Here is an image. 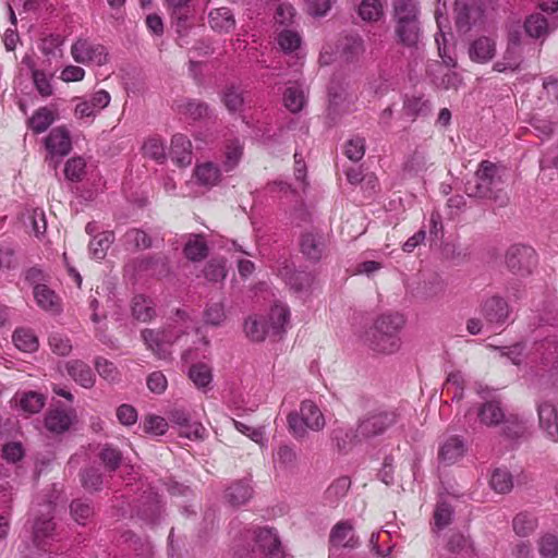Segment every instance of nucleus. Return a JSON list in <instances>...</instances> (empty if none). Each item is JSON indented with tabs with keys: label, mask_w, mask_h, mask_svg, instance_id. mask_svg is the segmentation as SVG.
<instances>
[{
	"label": "nucleus",
	"mask_w": 558,
	"mask_h": 558,
	"mask_svg": "<svg viewBox=\"0 0 558 558\" xmlns=\"http://www.w3.org/2000/svg\"><path fill=\"white\" fill-rule=\"evenodd\" d=\"M403 326L404 319L399 314L380 315L365 332L364 343L376 353L393 354L401 349Z\"/></svg>",
	"instance_id": "f257e3e1"
},
{
	"label": "nucleus",
	"mask_w": 558,
	"mask_h": 558,
	"mask_svg": "<svg viewBox=\"0 0 558 558\" xmlns=\"http://www.w3.org/2000/svg\"><path fill=\"white\" fill-rule=\"evenodd\" d=\"M476 185L475 191L471 195L483 198H492L498 203L499 206H504L508 202L506 193L499 189L501 184L500 177L498 175V167L488 161L484 160L480 163V167L475 173Z\"/></svg>",
	"instance_id": "f03ea898"
},
{
	"label": "nucleus",
	"mask_w": 558,
	"mask_h": 558,
	"mask_svg": "<svg viewBox=\"0 0 558 558\" xmlns=\"http://www.w3.org/2000/svg\"><path fill=\"white\" fill-rule=\"evenodd\" d=\"M326 422L320 409L311 400L302 401L300 411L288 415L289 430L295 438H304L307 429L318 432Z\"/></svg>",
	"instance_id": "7ed1b4c3"
},
{
	"label": "nucleus",
	"mask_w": 558,
	"mask_h": 558,
	"mask_svg": "<svg viewBox=\"0 0 558 558\" xmlns=\"http://www.w3.org/2000/svg\"><path fill=\"white\" fill-rule=\"evenodd\" d=\"M436 21L439 27V32L435 35V41L438 46L439 56L442 59L446 68H444L441 64H436V71L439 73V75H435L433 70L429 71V75L432 76L433 83L437 87L444 89H457L461 85L462 78L457 72L450 70V68H456L457 62L452 57L447 54V48L445 44L446 35L442 32L438 14H436Z\"/></svg>",
	"instance_id": "20e7f679"
},
{
	"label": "nucleus",
	"mask_w": 558,
	"mask_h": 558,
	"mask_svg": "<svg viewBox=\"0 0 558 558\" xmlns=\"http://www.w3.org/2000/svg\"><path fill=\"white\" fill-rule=\"evenodd\" d=\"M398 422L399 413L395 410L369 412L360 420L354 437L361 440L380 436Z\"/></svg>",
	"instance_id": "39448f33"
},
{
	"label": "nucleus",
	"mask_w": 558,
	"mask_h": 558,
	"mask_svg": "<svg viewBox=\"0 0 558 558\" xmlns=\"http://www.w3.org/2000/svg\"><path fill=\"white\" fill-rule=\"evenodd\" d=\"M71 57L78 64L101 66L108 62L107 48L88 38H78L71 46Z\"/></svg>",
	"instance_id": "423d86ee"
},
{
	"label": "nucleus",
	"mask_w": 558,
	"mask_h": 558,
	"mask_svg": "<svg viewBox=\"0 0 558 558\" xmlns=\"http://www.w3.org/2000/svg\"><path fill=\"white\" fill-rule=\"evenodd\" d=\"M506 264L513 274L525 276L532 272L537 264V255L533 247L515 244L506 254Z\"/></svg>",
	"instance_id": "0eeeda50"
},
{
	"label": "nucleus",
	"mask_w": 558,
	"mask_h": 558,
	"mask_svg": "<svg viewBox=\"0 0 558 558\" xmlns=\"http://www.w3.org/2000/svg\"><path fill=\"white\" fill-rule=\"evenodd\" d=\"M510 313L508 302L498 295L485 299L481 305V314L487 326L494 330L502 328L508 323Z\"/></svg>",
	"instance_id": "6e6552de"
},
{
	"label": "nucleus",
	"mask_w": 558,
	"mask_h": 558,
	"mask_svg": "<svg viewBox=\"0 0 558 558\" xmlns=\"http://www.w3.org/2000/svg\"><path fill=\"white\" fill-rule=\"evenodd\" d=\"M247 537L255 543L253 551L258 550L267 558H282L283 550L277 533L268 527H257L247 532Z\"/></svg>",
	"instance_id": "1a4fd4ad"
},
{
	"label": "nucleus",
	"mask_w": 558,
	"mask_h": 558,
	"mask_svg": "<svg viewBox=\"0 0 558 558\" xmlns=\"http://www.w3.org/2000/svg\"><path fill=\"white\" fill-rule=\"evenodd\" d=\"M456 25L461 33H468L483 23L484 10L476 3L468 4L459 0L456 2Z\"/></svg>",
	"instance_id": "9d476101"
},
{
	"label": "nucleus",
	"mask_w": 558,
	"mask_h": 558,
	"mask_svg": "<svg viewBox=\"0 0 558 558\" xmlns=\"http://www.w3.org/2000/svg\"><path fill=\"white\" fill-rule=\"evenodd\" d=\"M110 99L109 93L104 89L97 90L88 98H76L74 116L77 119L95 118L102 109L108 107Z\"/></svg>",
	"instance_id": "9b49d317"
},
{
	"label": "nucleus",
	"mask_w": 558,
	"mask_h": 558,
	"mask_svg": "<svg viewBox=\"0 0 558 558\" xmlns=\"http://www.w3.org/2000/svg\"><path fill=\"white\" fill-rule=\"evenodd\" d=\"M124 272L126 276L136 277V276H162L167 272V265L160 258L155 257H146V258H137L128 263L124 266Z\"/></svg>",
	"instance_id": "f8f14e48"
},
{
	"label": "nucleus",
	"mask_w": 558,
	"mask_h": 558,
	"mask_svg": "<svg viewBox=\"0 0 558 558\" xmlns=\"http://www.w3.org/2000/svg\"><path fill=\"white\" fill-rule=\"evenodd\" d=\"M142 338L147 348L161 360H166L170 356V345L172 344V336L169 331H155L151 329H145L142 331Z\"/></svg>",
	"instance_id": "ddd939ff"
},
{
	"label": "nucleus",
	"mask_w": 558,
	"mask_h": 558,
	"mask_svg": "<svg viewBox=\"0 0 558 558\" xmlns=\"http://www.w3.org/2000/svg\"><path fill=\"white\" fill-rule=\"evenodd\" d=\"M278 275L296 292L307 291L314 281L312 274L294 270L292 264L287 259L278 267Z\"/></svg>",
	"instance_id": "4468645a"
},
{
	"label": "nucleus",
	"mask_w": 558,
	"mask_h": 558,
	"mask_svg": "<svg viewBox=\"0 0 558 558\" xmlns=\"http://www.w3.org/2000/svg\"><path fill=\"white\" fill-rule=\"evenodd\" d=\"M46 514L35 520L33 526V542L39 549H45L50 539H53L54 523L52 522L51 504L45 506Z\"/></svg>",
	"instance_id": "2eb2a0df"
},
{
	"label": "nucleus",
	"mask_w": 558,
	"mask_h": 558,
	"mask_svg": "<svg viewBox=\"0 0 558 558\" xmlns=\"http://www.w3.org/2000/svg\"><path fill=\"white\" fill-rule=\"evenodd\" d=\"M468 53L473 62L487 63L496 54V39L492 36H480L470 43Z\"/></svg>",
	"instance_id": "dca6fc26"
},
{
	"label": "nucleus",
	"mask_w": 558,
	"mask_h": 558,
	"mask_svg": "<svg viewBox=\"0 0 558 558\" xmlns=\"http://www.w3.org/2000/svg\"><path fill=\"white\" fill-rule=\"evenodd\" d=\"M171 160L179 167H187L192 163L193 151L190 138L181 133L172 136L169 149Z\"/></svg>",
	"instance_id": "f3484780"
},
{
	"label": "nucleus",
	"mask_w": 558,
	"mask_h": 558,
	"mask_svg": "<svg viewBox=\"0 0 558 558\" xmlns=\"http://www.w3.org/2000/svg\"><path fill=\"white\" fill-rule=\"evenodd\" d=\"M74 420L73 410L51 409L45 416V427L52 434H62L69 430Z\"/></svg>",
	"instance_id": "a211bd4d"
},
{
	"label": "nucleus",
	"mask_w": 558,
	"mask_h": 558,
	"mask_svg": "<svg viewBox=\"0 0 558 558\" xmlns=\"http://www.w3.org/2000/svg\"><path fill=\"white\" fill-rule=\"evenodd\" d=\"M45 145L52 156H66L72 148L69 131L63 126L52 129L45 140Z\"/></svg>",
	"instance_id": "6ab92c4d"
},
{
	"label": "nucleus",
	"mask_w": 558,
	"mask_h": 558,
	"mask_svg": "<svg viewBox=\"0 0 558 558\" xmlns=\"http://www.w3.org/2000/svg\"><path fill=\"white\" fill-rule=\"evenodd\" d=\"M466 452V445L459 436L447 437L439 446L438 458L446 464H453Z\"/></svg>",
	"instance_id": "aec40b11"
},
{
	"label": "nucleus",
	"mask_w": 558,
	"mask_h": 558,
	"mask_svg": "<svg viewBox=\"0 0 558 558\" xmlns=\"http://www.w3.org/2000/svg\"><path fill=\"white\" fill-rule=\"evenodd\" d=\"M329 542L332 547L355 548L359 545L353 526L348 521L339 522L332 527Z\"/></svg>",
	"instance_id": "412c9836"
},
{
	"label": "nucleus",
	"mask_w": 558,
	"mask_h": 558,
	"mask_svg": "<svg viewBox=\"0 0 558 558\" xmlns=\"http://www.w3.org/2000/svg\"><path fill=\"white\" fill-rule=\"evenodd\" d=\"M265 320L271 335L280 336L286 332V329L289 326L290 310L286 304L277 302L271 306L267 319Z\"/></svg>",
	"instance_id": "4be33fe9"
},
{
	"label": "nucleus",
	"mask_w": 558,
	"mask_h": 558,
	"mask_svg": "<svg viewBox=\"0 0 558 558\" xmlns=\"http://www.w3.org/2000/svg\"><path fill=\"white\" fill-rule=\"evenodd\" d=\"M68 375L80 386L92 388L95 385V374L90 366L81 360H71L65 363Z\"/></svg>",
	"instance_id": "5701e85b"
},
{
	"label": "nucleus",
	"mask_w": 558,
	"mask_h": 558,
	"mask_svg": "<svg viewBox=\"0 0 558 558\" xmlns=\"http://www.w3.org/2000/svg\"><path fill=\"white\" fill-rule=\"evenodd\" d=\"M541 427L553 440H558V413L557 408L550 402H542L538 405Z\"/></svg>",
	"instance_id": "b1692460"
},
{
	"label": "nucleus",
	"mask_w": 558,
	"mask_h": 558,
	"mask_svg": "<svg viewBox=\"0 0 558 558\" xmlns=\"http://www.w3.org/2000/svg\"><path fill=\"white\" fill-rule=\"evenodd\" d=\"M521 60L519 43L511 39L502 59L494 63L493 70L496 72L517 71L520 68Z\"/></svg>",
	"instance_id": "393cba45"
},
{
	"label": "nucleus",
	"mask_w": 558,
	"mask_h": 558,
	"mask_svg": "<svg viewBox=\"0 0 558 558\" xmlns=\"http://www.w3.org/2000/svg\"><path fill=\"white\" fill-rule=\"evenodd\" d=\"M477 417L481 424L486 426H496L506 420L500 403L495 400L484 402L477 409Z\"/></svg>",
	"instance_id": "a878e982"
},
{
	"label": "nucleus",
	"mask_w": 558,
	"mask_h": 558,
	"mask_svg": "<svg viewBox=\"0 0 558 558\" xmlns=\"http://www.w3.org/2000/svg\"><path fill=\"white\" fill-rule=\"evenodd\" d=\"M209 25L219 33H229L235 26L234 15L228 8H218L209 12Z\"/></svg>",
	"instance_id": "bb28decb"
},
{
	"label": "nucleus",
	"mask_w": 558,
	"mask_h": 558,
	"mask_svg": "<svg viewBox=\"0 0 558 558\" xmlns=\"http://www.w3.org/2000/svg\"><path fill=\"white\" fill-rule=\"evenodd\" d=\"M301 252L312 260H319L325 248L324 239L312 232L304 233L300 242Z\"/></svg>",
	"instance_id": "cd10ccee"
},
{
	"label": "nucleus",
	"mask_w": 558,
	"mask_h": 558,
	"mask_svg": "<svg viewBox=\"0 0 558 558\" xmlns=\"http://www.w3.org/2000/svg\"><path fill=\"white\" fill-rule=\"evenodd\" d=\"M396 34L401 44L408 47H414L417 45L421 36L420 22H396Z\"/></svg>",
	"instance_id": "c85d7f7f"
},
{
	"label": "nucleus",
	"mask_w": 558,
	"mask_h": 558,
	"mask_svg": "<svg viewBox=\"0 0 558 558\" xmlns=\"http://www.w3.org/2000/svg\"><path fill=\"white\" fill-rule=\"evenodd\" d=\"M187 376L198 390L206 392L211 388L213 372L207 364H193L187 372Z\"/></svg>",
	"instance_id": "c756f323"
},
{
	"label": "nucleus",
	"mask_w": 558,
	"mask_h": 558,
	"mask_svg": "<svg viewBox=\"0 0 558 558\" xmlns=\"http://www.w3.org/2000/svg\"><path fill=\"white\" fill-rule=\"evenodd\" d=\"M524 27L531 37L539 38L549 31L556 29L558 27V21L554 19V21L549 23L543 15L532 14L526 19Z\"/></svg>",
	"instance_id": "7c9ffc66"
},
{
	"label": "nucleus",
	"mask_w": 558,
	"mask_h": 558,
	"mask_svg": "<svg viewBox=\"0 0 558 558\" xmlns=\"http://www.w3.org/2000/svg\"><path fill=\"white\" fill-rule=\"evenodd\" d=\"M253 488L248 481H238L226 490V499L233 506L245 504L252 498Z\"/></svg>",
	"instance_id": "2f4dec72"
},
{
	"label": "nucleus",
	"mask_w": 558,
	"mask_h": 558,
	"mask_svg": "<svg viewBox=\"0 0 558 558\" xmlns=\"http://www.w3.org/2000/svg\"><path fill=\"white\" fill-rule=\"evenodd\" d=\"M34 296L37 305L45 311L59 313L61 311L59 298L57 294L44 284L34 287Z\"/></svg>",
	"instance_id": "473e14b6"
},
{
	"label": "nucleus",
	"mask_w": 558,
	"mask_h": 558,
	"mask_svg": "<svg viewBox=\"0 0 558 558\" xmlns=\"http://www.w3.org/2000/svg\"><path fill=\"white\" fill-rule=\"evenodd\" d=\"M194 177L199 185L211 187L220 181V170L213 162L197 165L194 169Z\"/></svg>",
	"instance_id": "72a5a7b5"
},
{
	"label": "nucleus",
	"mask_w": 558,
	"mask_h": 558,
	"mask_svg": "<svg viewBox=\"0 0 558 558\" xmlns=\"http://www.w3.org/2000/svg\"><path fill=\"white\" fill-rule=\"evenodd\" d=\"M420 7L416 0H396L393 16L396 22L418 21Z\"/></svg>",
	"instance_id": "f704fd0d"
},
{
	"label": "nucleus",
	"mask_w": 558,
	"mask_h": 558,
	"mask_svg": "<svg viewBox=\"0 0 558 558\" xmlns=\"http://www.w3.org/2000/svg\"><path fill=\"white\" fill-rule=\"evenodd\" d=\"M113 241L114 234L111 231L97 233L89 242V254L95 259H104Z\"/></svg>",
	"instance_id": "c9c22d12"
},
{
	"label": "nucleus",
	"mask_w": 558,
	"mask_h": 558,
	"mask_svg": "<svg viewBox=\"0 0 558 558\" xmlns=\"http://www.w3.org/2000/svg\"><path fill=\"white\" fill-rule=\"evenodd\" d=\"M12 341L20 351L26 353L37 351L39 347L36 335L28 328H17L12 335Z\"/></svg>",
	"instance_id": "e433bc0d"
},
{
	"label": "nucleus",
	"mask_w": 558,
	"mask_h": 558,
	"mask_svg": "<svg viewBox=\"0 0 558 558\" xmlns=\"http://www.w3.org/2000/svg\"><path fill=\"white\" fill-rule=\"evenodd\" d=\"M54 112L48 107L37 109L28 120V126L36 134L44 133L54 122Z\"/></svg>",
	"instance_id": "4c0bfd02"
},
{
	"label": "nucleus",
	"mask_w": 558,
	"mask_h": 558,
	"mask_svg": "<svg viewBox=\"0 0 558 558\" xmlns=\"http://www.w3.org/2000/svg\"><path fill=\"white\" fill-rule=\"evenodd\" d=\"M177 108L180 114L192 121H197L208 116V106L193 99L180 101Z\"/></svg>",
	"instance_id": "58836bf2"
},
{
	"label": "nucleus",
	"mask_w": 558,
	"mask_h": 558,
	"mask_svg": "<svg viewBox=\"0 0 558 558\" xmlns=\"http://www.w3.org/2000/svg\"><path fill=\"white\" fill-rule=\"evenodd\" d=\"M244 331L252 341L256 342H260L271 335L266 320L257 316H251L245 320Z\"/></svg>",
	"instance_id": "ea45409f"
},
{
	"label": "nucleus",
	"mask_w": 558,
	"mask_h": 558,
	"mask_svg": "<svg viewBox=\"0 0 558 558\" xmlns=\"http://www.w3.org/2000/svg\"><path fill=\"white\" fill-rule=\"evenodd\" d=\"M208 247L202 235L191 234L184 245V254L190 260H202L207 256Z\"/></svg>",
	"instance_id": "a19ab883"
},
{
	"label": "nucleus",
	"mask_w": 558,
	"mask_h": 558,
	"mask_svg": "<svg viewBox=\"0 0 558 558\" xmlns=\"http://www.w3.org/2000/svg\"><path fill=\"white\" fill-rule=\"evenodd\" d=\"M12 500V492L0 486V509L3 510L0 514V539L5 538L10 530V508Z\"/></svg>",
	"instance_id": "79ce46f5"
},
{
	"label": "nucleus",
	"mask_w": 558,
	"mask_h": 558,
	"mask_svg": "<svg viewBox=\"0 0 558 558\" xmlns=\"http://www.w3.org/2000/svg\"><path fill=\"white\" fill-rule=\"evenodd\" d=\"M132 314L137 320H150L156 314L153 301L144 295H135L132 301Z\"/></svg>",
	"instance_id": "37998d69"
},
{
	"label": "nucleus",
	"mask_w": 558,
	"mask_h": 558,
	"mask_svg": "<svg viewBox=\"0 0 558 558\" xmlns=\"http://www.w3.org/2000/svg\"><path fill=\"white\" fill-rule=\"evenodd\" d=\"M306 102L304 90L299 85L290 86L283 94V104L292 113L300 112Z\"/></svg>",
	"instance_id": "c03bdc74"
},
{
	"label": "nucleus",
	"mask_w": 558,
	"mask_h": 558,
	"mask_svg": "<svg viewBox=\"0 0 558 558\" xmlns=\"http://www.w3.org/2000/svg\"><path fill=\"white\" fill-rule=\"evenodd\" d=\"M243 155V144L234 138L226 145L223 169L226 172L232 171L240 162Z\"/></svg>",
	"instance_id": "a18cd8bd"
},
{
	"label": "nucleus",
	"mask_w": 558,
	"mask_h": 558,
	"mask_svg": "<svg viewBox=\"0 0 558 558\" xmlns=\"http://www.w3.org/2000/svg\"><path fill=\"white\" fill-rule=\"evenodd\" d=\"M357 14L365 22H377L384 15L383 3L380 0H363Z\"/></svg>",
	"instance_id": "49530a36"
},
{
	"label": "nucleus",
	"mask_w": 558,
	"mask_h": 558,
	"mask_svg": "<svg viewBox=\"0 0 558 558\" xmlns=\"http://www.w3.org/2000/svg\"><path fill=\"white\" fill-rule=\"evenodd\" d=\"M404 110L411 117H426L432 111V104L423 96H412L404 101Z\"/></svg>",
	"instance_id": "de8ad7c7"
},
{
	"label": "nucleus",
	"mask_w": 558,
	"mask_h": 558,
	"mask_svg": "<svg viewBox=\"0 0 558 558\" xmlns=\"http://www.w3.org/2000/svg\"><path fill=\"white\" fill-rule=\"evenodd\" d=\"M365 51L364 41L360 36L345 37L341 44V54L347 61H353Z\"/></svg>",
	"instance_id": "09e8293b"
},
{
	"label": "nucleus",
	"mask_w": 558,
	"mask_h": 558,
	"mask_svg": "<svg viewBox=\"0 0 558 558\" xmlns=\"http://www.w3.org/2000/svg\"><path fill=\"white\" fill-rule=\"evenodd\" d=\"M124 244L134 250H146L151 246L150 236L141 229H130L125 232Z\"/></svg>",
	"instance_id": "8fccbe9b"
},
{
	"label": "nucleus",
	"mask_w": 558,
	"mask_h": 558,
	"mask_svg": "<svg viewBox=\"0 0 558 558\" xmlns=\"http://www.w3.org/2000/svg\"><path fill=\"white\" fill-rule=\"evenodd\" d=\"M52 77V74H48L43 70H33L32 72L34 86L44 98L50 97L54 92Z\"/></svg>",
	"instance_id": "3c124183"
},
{
	"label": "nucleus",
	"mask_w": 558,
	"mask_h": 558,
	"mask_svg": "<svg viewBox=\"0 0 558 558\" xmlns=\"http://www.w3.org/2000/svg\"><path fill=\"white\" fill-rule=\"evenodd\" d=\"M94 365L102 379L109 383H117L120 380V372L113 362L102 356H97L94 361Z\"/></svg>",
	"instance_id": "603ef678"
},
{
	"label": "nucleus",
	"mask_w": 558,
	"mask_h": 558,
	"mask_svg": "<svg viewBox=\"0 0 558 558\" xmlns=\"http://www.w3.org/2000/svg\"><path fill=\"white\" fill-rule=\"evenodd\" d=\"M19 404L24 412L38 413L45 405V398L34 391L24 392L19 397Z\"/></svg>",
	"instance_id": "864d4df0"
},
{
	"label": "nucleus",
	"mask_w": 558,
	"mask_h": 558,
	"mask_svg": "<svg viewBox=\"0 0 558 558\" xmlns=\"http://www.w3.org/2000/svg\"><path fill=\"white\" fill-rule=\"evenodd\" d=\"M25 223L31 225L32 231L37 238L44 235L47 230L45 211L41 208H33L27 210Z\"/></svg>",
	"instance_id": "5fc2aeb1"
},
{
	"label": "nucleus",
	"mask_w": 558,
	"mask_h": 558,
	"mask_svg": "<svg viewBox=\"0 0 558 558\" xmlns=\"http://www.w3.org/2000/svg\"><path fill=\"white\" fill-rule=\"evenodd\" d=\"M144 155L156 160L159 163L165 162L167 158L166 145L159 137H150L143 145Z\"/></svg>",
	"instance_id": "6e6d98bb"
},
{
	"label": "nucleus",
	"mask_w": 558,
	"mask_h": 558,
	"mask_svg": "<svg viewBox=\"0 0 558 558\" xmlns=\"http://www.w3.org/2000/svg\"><path fill=\"white\" fill-rule=\"evenodd\" d=\"M48 343L51 351L60 356L69 355L73 349L71 339L62 332L51 333Z\"/></svg>",
	"instance_id": "4d7b16f0"
},
{
	"label": "nucleus",
	"mask_w": 558,
	"mask_h": 558,
	"mask_svg": "<svg viewBox=\"0 0 558 558\" xmlns=\"http://www.w3.org/2000/svg\"><path fill=\"white\" fill-rule=\"evenodd\" d=\"M490 486L500 494L510 492L513 486L511 474L505 469H496L490 476Z\"/></svg>",
	"instance_id": "13d9d810"
},
{
	"label": "nucleus",
	"mask_w": 558,
	"mask_h": 558,
	"mask_svg": "<svg viewBox=\"0 0 558 558\" xmlns=\"http://www.w3.org/2000/svg\"><path fill=\"white\" fill-rule=\"evenodd\" d=\"M527 432L526 422L518 417H508L504 422V434L509 439H519Z\"/></svg>",
	"instance_id": "bf43d9fd"
},
{
	"label": "nucleus",
	"mask_w": 558,
	"mask_h": 558,
	"mask_svg": "<svg viewBox=\"0 0 558 558\" xmlns=\"http://www.w3.org/2000/svg\"><path fill=\"white\" fill-rule=\"evenodd\" d=\"M536 527V519L526 512H521L513 519V530L519 536H526Z\"/></svg>",
	"instance_id": "052dcab7"
},
{
	"label": "nucleus",
	"mask_w": 558,
	"mask_h": 558,
	"mask_svg": "<svg viewBox=\"0 0 558 558\" xmlns=\"http://www.w3.org/2000/svg\"><path fill=\"white\" fill-rule=\"evenodd\" d=\"M99 458L102 461V463L105 464V468L109 472H113L120 466L121 460H122V454H121L120 450H118L117 448L106 445L101 449V451L99 453Z\"/></svg>",
	"instance_id": "680f3d73"
},
{
	"label": "nucleus",
	"mask_w": 558,
	"mask_h": 558,
	"mask_svg": "<svg viewBox=\"0 0 558 558\" xmlns=\"http://www.w3.org/2000/svg\"><path fill=\"white\" fill-rule=\"evenodd\" d=\"M538 551L542 558H557L558 537L554 534L544 535L538 542Z\"/></svg>",
	"instance_id": "e2e57ef3"
},
{
	"label": "nucleus",
	"mask_w": 558,
	"mask_h": 558,
	"mask_svg": "<svg viewBox=\"0 0 558 558\" xmlns=\"http://www.w3.org/2000/svg\"><path fill=\"white\" fill-rule=\"evenodd\" d=\"M222 101L230 112L241 111L244 105L242 93L233 86L226 89L222 96Z\"/></svg>",
	"instance_id": "0e129e2a"
},
{
	"label": "nucleus",
	"mask_w": 558,
	"mask_h": 558,
	"mask_svg": "<svg viewBox=\"0 0 558 558\" xmlns=\"http://www.w3.org/2000/svg\"><path fill=\"white\" fill-rule=\"evenodd\" d=\"M86 163L83 158L74 157L66 161L64 174L68 180L80 181L85 173Z\"/></svg>",
	"instance_id": "69168bd1"
},
{
	"label": "nucleus",
	"mask_w": 558,
	"mask_h": 558,
	"mask_svg": "<svg viewBox=\"0 0 558 558\" xmlns=\"http://www.w3.org/2000/svg\"><path fill=\"white\" fill-rule=\"evenodd\" d=\"M452 509L447 502H438L434 512V524L437 530H442L450 524Z\"/></svg>",
	"instance_id": "338daca9"
},
{
	"label": "nucleus",
	"mask_w": 558,
	"mask_h": 558,
	"mask_svg": "<svg viewBox=\"0 0 558 558\" xmlns=\"http://www.w3.org/2000/svg\"><path fill=\"white\" fill-rule=\"evenodd\" d=\"M345 156L352 161H359L365 154V142L362 137L350 138L345 144Z\"/></svg>",
	"instance_id": "774afa93"
}]
</instances>
